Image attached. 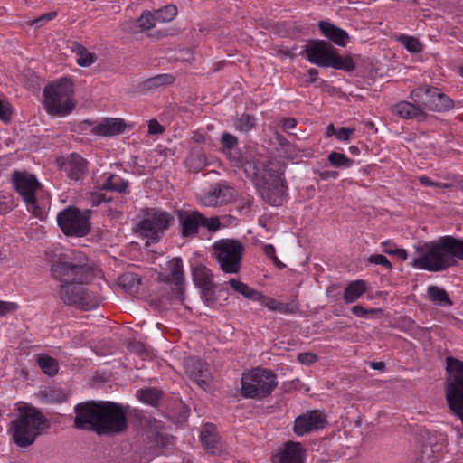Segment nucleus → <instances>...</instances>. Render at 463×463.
<instances>
[{
	"label": "nucleus",
	"mask_w": 463,
	"mask_h": 463,
	"mask_svg": "<svg viewBox=\"0 0 463 463\" xmlns=\"http://www.w3.org/2000/svg\"><path fill=\"white\" fill-rule=\"evenodd\" d=\"M84 283H61L59 296L66 305L78 307L84 310H90L99 305V298L93 293H90L82 286Z\"/></svg>",
	"instance_id": "nucleus-13"
},
{
	"label": "nucleus",
	"mask_w": 463,
	"mask_h": 463,
	"mask_svg": "<svg viewBox=\"0 0 463 463\" xmlns=\"http://www.w3.org/2000/svg\"><path fill=\"white\" fill-rule=\"evenodd\" d=\"M453 249L455 260H461L463 261V240L453 237Z\"/></svg>",
	"instance_id": "nucleus-54"
},
{
	"label": "nucleus",
	"mask_w": 463,
	"mask_h": 463,
	"mask_svg": "<svg viewBox=\"0 0 463 463\" xmlns=\"http://www.w3.org/2000/svg\"><path fill=\"white\" fill-rule=\"evenodd\" d=\"M276 139L277 141L279 142V144L283 146V147H290V148H293V146L290 145L287 139L280 134L277 133L276 134Z\"/></svg>",
	"instance_id": "nucleus-63"
},
{
	"label": "nucleus",
	"mask_w": 463,
	"mask_h": 463,
	"mask_svg": "<svg viewBox=\"0 0 463 463\" xmlns=\"http://www.w3.org/2000/svg\"><path fill=\"white\" fill-rule=\"evenodd\" d=\"M71 51L77 55L76 63L80 67H90L96 61V55L89 52L86 47L78 43H73Z\"/></svg>",
	"instance_id": "nucleus-28"
},
{
	"label": "nucleus",
	"mask_w": 463,
	"mask_h": 463,
	"mask_svg": "<svg viewBox=\"0 0 463 463\" xmlns=\"http://www.w3.org/2000/svg\"><path fill=\"white\" fill-rule=\"evenodd\" d=\"M37 362L40 368L45 374L53 376L58 373V363L54 358L47 354H41L39 355Z\"/></svg>",
	"instance_id": "nucleus-36"
},
{
	"label": "nucleus",
	"mask_w": 463,
	"mask_h": 463,
	"mask_svg": "<svg viewBox=\"0 0 463 463\" xmlns=\"http://www.w3.org/2000/svg\"><path fill=\"white\" fill-rule=\"evenodd\" d=\"M205 154L201 150H194L186 160L187 166L194 172H199L207 165Z\"/></svg>",
	"instance_id": "nucleus-34"
},
{
	"label": "nucleus",
	"mask_w": 463,
	"mask_h": 463,
	"mask_svg": "<svg viewBox=\"0 0 463 463\" xmlns=\"http://www.w3.org/2000/svg\"><path fill=\"white\" fill-rule=\"evenodd\" d=\"M11 180L15 191L23 197L28 209L32 210L35 216H38L40 208L36 205L35 192L40 187V184L36 177L25 171H14Z\"/></svg>",
	"instance_id": "nucleus-14"
},
{
	"label": "nucleus",
	"mask_w": 463,
	"mask_h": 463,
	"mask_svg": "<svg viewBox=\"0 0 463 463\" xmlns=\"http://www.w3.org/2000/svg\"><path fill=\"white\" fill-rule=\"evenodd\" d=\"M201 226L205 227L208 232H215L221 228L220 219L218 217L205 218L203 215V222Z\"/></svg>",
	"instance_id": "nucleus-46"
},
{
	"label": "nucleus",
	"mask_w": 463,
	"mask_h": 463,
	"mask_svg": "<svg viewBox=\"0 0 463 463\" xmlns=\"http://www.w3.org/2000/svg\"><path fill=\"white\" fill-rule=\"evenodd\" d=\"M221 144L222 146V150L224 152L229 151L230 158L233 162L235 166H236L235 159H237L238 157H242L244 160H251L253 158V157L249 158L248 156H241V155H238V156H232V149L235 146H237V145H238V139L232 134H230L228 132H224L222 135V137H221Z\"/></svg>",
	"instance_id": "nucleus-32"
},
{
	"label": "nucleus",
	"mask_w": 463,
	"mask_h": 463,
	"mask_svg": "<svg viewBox=\"0 0 463 463\" xmlns=\"http://www.w3.org/2000/svg\"><path fill=\"white\" fill-rule=\"evenodd\" d=\"M434 450L430 444L425 443L421 446L420 450L418 452V463H433L436 459Z\"/></svg>",
	"instance_id": "nucleus-44"
},
{
	"label": "nucleus",
	"mask_w": 463,
	"mask_h": 463,
	"mask_svg": "<svg viewBox=\"0 0 463 463\" xmlns=\"http://www.w3.org/2000/svg\"><path fill=\"white\" fill-rule=\"evenodd\" d=\"M241 395L261 399L269 395L277 385L276 375L267 369H253L241 377Z\"/></svg>",
	"instance_id": "nucleus-9"
},
{
	"label": "nucleus",
	"mask_w": 463,
	"mask_h": 463,
	"mask_svg": "<svg viewBox=\"0 0 463 463\" xmlns=\"http://www.w3.org/2000/svg\"><path fill=\"white\" fill-rule=\"evenodd\" d=\"M263 251L267 257L270 258L273 261V264L279 269H283L285 265L278 259L275 254V248L272 244H265L263 246Z\"/></svg>",
	"instance_id": "nucleus-47"
},
{
	"label": "nucleus",
	"mask_w": 463,
	"mask_h": 463,
	"mask_svg": "<svg viewBox=\"0 0 463 463\" xmlns=\"http://www.w3.org/2000/svg\"><path fill=\"white\" fill-rule=\"evenodd\" d=\"M366 283L364 280H355L349 283L344 290L343 298L346 304L355 302L366 291Z\"/></svg>",
	"instance_id": "nucleus-27"
},
{
	"label": "nucleus",
	"mask_w": 463,
	"mask_h": 463,
	"mask_svg": "<svg viewBox=\"0 0 463 463\" xmlns=\"http://www.w3.org/2000/svg\"><path fill=\"white\" fill-rule=\"evenodd\" d=\"M90 210L68 206L57 214V223L65 235L83 237L90 231Z\"/></svg>",
	"instance_id": "nucleus-11"
},
{
	"label": "nucleus",
	"mask_w": 463,
	"mask_h": 463,
	"mask_svg": "<svg viewBox=\"0 0 463 463\" xmlns=\"http://www.w3.org/2000/svg\"><path fill=\"white\" fill-rule=\"evenodd\" d=\"M137 397L145 403L156 405L159 400L160 392L156 389H141L137 392Z\"/></svg>",
	"instance_id": "nucleus-41"
},
{
	"label": "nucleus",
	"mask_w": 463,
	"mask_h": 463,
	"mask_svg": "<svg viewBox=\"0 0 463 463\" xmlns=\"http://www.w3.org/2000/svg\"><path fill=\"white\" fill-rule=\"evenodd\" d=\"M184 368L187 376L199 387L205 390L211 382L212 376L208 364L195 357H189L184 360Z\"/></svg>",
	"instance_id": "nucleus-17"
},
{
	"label": "nucleus",
	"mask_w": 463,
	"mask_h": 463,
	"mask_svg": "<svg viewBox=\"0 0 463 463\" xmlns=\"http://www.w3.org/2000/svg\"><path fill=\"white\" fill-rule=\"evenodd\" d=\"M17 308V304L14 302L0 300V317L5 316L8 313H14V311H16Z\"/></svg>",
	"instance_id": "nucleus-53"
},
{
	"label": "nucleus",
	"mask_w": 463,
	"mask_h": 463,
	"mask_svg": "<svg viewBox=\"0 0 463 463\" xmlns=\"http://www.w3.org/2000/svg\"><path fill=\"white\" fill-rule=\"evenodd\" d=\"M126 124L119 118H107L95 126L92 133L99 136L111 137L124 132Z\"/></svg>",
	"instance_id": "nucleus-24"
},
{
	"label": "nucleus",
	"mask_w": 463,
	"mask_h": 463,
	"mask_svg": "<svg viewBox=\"0 0 463 463\" xmlns=\"http://www.w3.org/2000/svg\"><path fill=\"white\" fill-rule=\"evenodd\" d=\"M398 41L402 43L410 52H420L422 50L420 42L412 36L400 35Z\"/></svg>",
	"instance_id": "nucleus-45"
},
{
	"label": "nucleus",
	"mask_w": 463,
	"mask_h": 463,
	"mask_svg": "<svg viewBox=\"0 0 463 463\" xmlns=\"http://www.w3.org/2000/svg\"><path fill=\"white\" fill-rule=\"evenodd\" d=\"M140 282L139 276L131 272L125 273L118 279V284L130 293L137 291Z\"/></svg>",
	"instance_id": "nucleus-35"
},
{
	"label": "nucleus",
	"mask_w": 463,
	"mask_h": 463,
	"mask_svg": "<svg viewBox=\"0 0 463 463\" xmlns=\"http://www.w3.org/2000/svg\"><path fill=\"white\" fill-rule=\"evenodd\" d=\"M419 181L421 184L426 186H434V187H439V188H449L450 185L449 184H440V183H435L430 180L428 176H420L419 178Z\"/></svg>",
	"instance_id": "nucleus-58"
},
{
	"label": "nucleus",
	"mask_w": 463,
	"mask_h": 463,
	"mask_svg": "<svg viewBox=\"0 0 463 463\" xmlns=\"http://www.w3.org/2000/svg\"><path fill=\"white\" fill-rule=\"evenodd\" d=\"M165 128L156 119H151L148 122V133L150 135H157L163 133Z\"/></svg>",
	"instance_id": "nucleus-56"
},
{
	"label": "nucleus",
	"mask_w": 463,
	"mask_h": 463,
	"mask_svg": "<svg viewBox=\"0 0 463 463\" xmlns=\"http://www.w3.org/2000/svg\"><path fill=\"white\" fill-rule=\"evenodd\" d=\"M329 163L335 167L348 168L353 165L354 160L345 156V155L338 152H331L328 155Z\"/></svg>",
	"instance_id": "nucleus-42"
},
{
	"label": "nucleus",
	"mask_w": 463,
	"mask_h": 463,
	"mask_svg": "<svg viewBox=\"0 0 463 463\" xmlns=\"http://www.w3.org/2000/svg\"><path fill=\"white\" fill-rule=\"evenodd\" d=\"M298 360L303 364H311L317 361V355L311 353H300Z\"/></svg>",
	"instance_id": "nucleus-57"
},
{
	"label": "nucleus",
	"mask_w": 463,
	"mask_h": 463,
	"mask_svg": "<svg viewBox=\"0 0 463 463\" xmlns=\"http://www.w3.org/2000/svg\"><path fill=\"white\" fill-rule=\"evenodd\" d=\"M272 460L274 463H304L305 450L299 442L288 441Z\"/></svg>",
	"instance_id": "nucleus-19"
},
{
	"label": "nucleus",
	"mask_w": 463,
	"mask_h": 463,
	"mask_svg": "<svg viewBox=\"0 0 463 463\" xmlns=\"http://www.w3.org/2000/svg\"><path fill=\"white\" fill-rule=\"evenodd\" d=\"M351 311L356 317H364L368 314H375L377 312H380L381 309H366L361 305H355L352 307Z\"/></svg>",
	"instance_id": "nucleus-51"
},
{
	"label": "nucleus",
	"mask_w": 463,
	"mask_h": 463,
	"mask_svg": "<svg viewBox=\"0 0 463 463\" xmlns=\"http://www.w3.org/2000/svg\"><path fill=\"white\" fill-rule=\"evenodd\" d=\"M393 112L402 118L424 121L427 118V113L423 111L419 103L414 101H401L393 108Z\"/></svg>",
	"instance_id": "nucleus-21"
},
{
	"label": "nucleus",
	"mask_w": 463,
	"mask_h": 463,
	"mask_svg": "<svg viewBox=\"0 0 463 463\" xmlns=\"http://www.w3.org/2000/svg\"><path fill=\"white\" fill-rule=\"evenodd\" d=\"M64 168L70 179L79 181L86 173L87 161L79 155L71 154L67 159Z\"/></svg>",
	"instance_id": "nucleus-25"
},
{
	"label": "nucleus",
	"mask_w": 463,
	"mask_h": 463,
	"mask_svg": "<svg viewBox=\"0 0 463 463\" xmlns=\"http://www.w3.org/2000/svg\"><path fill=\"white\" fill-rule=\"evenodd\" d=\"M415 255L411 265L418 269L439 272L458 265L455 260L453 237L444 236L437 241L414 246Z\"/></svg>",
	"instance_id": "nucleus-3"
},
{
	"label": "nucleus",
	"mask_w": 463,
	"mask_h": 463,
	"mask_svg": "<svg viewBox=\"0 0 463 463\" xmlns=\"http://www.w3.org/2000/svg\"><path fill=\"white\" fill-rule=\"evenodd\" d=\"M318 26L322 34L335 44L341 47H345L346 45L349 36L345 30L327 21H320Z\"/></svg>",
	"instance_id": "nucleus-22"
},
{
	"label": "nucleus",
	"mask_w": 463,
	"mask_h": 463,
	"mask_svg": "<svg viewBox=\"0 0 463 463\" xmlns=\"http://www.w3.org/2000/svg\"><path fill=\"white\" fill-rule=\"evenodd\" d=\"M44 108L54 116H65L75 108L73 97V83L69 78H61L50 83L43 90Z\"/></svg>",
	"instance_id": "nucleus-5"
},
{
	"label": "nucleus",
	"mask_w": 463,
	"mask_h": 463,
	"mask_svg": "<svg viewBox=\"0 0 463 463\" xmlns=\"http://www.w3.org/2000/svg\"><path fill=\"white\" fill-rule=\"evenodd\" d=\"M177 217L181 224V234L184 238L197 234L203 222V214L198 211H178Z\"/></svg>",
	"instance_id": "nucleus-18"
},
{
	"label": "nucleus",
	"mask_w": 463,
	"mask_h": 463,
	"mask_svg": "<svg viewBox=\"0 0 463 463\" xmlns=\"http://www.w3.org/2000/svg\"><path fill=\"white\" fill-rule=\"evenodd\" d=\"M50 422L45 416L33 407L24 408L16 420L12 421L10 432L14 442L21 448L34 443L36 439L47 429Z\"/></svg>",
	"instance_id": "nucleus-4"
},
{
	"label": "nucleus",
	"mask_w": 463,
	"mask_h": 463,
	"mask_svg": "<svg viewBox=\"0 0 463 463\" xmlns=\"http://www.w3.org/2000/svg\"><path fill=\"white\" fill-rule=\"evenodd\" d=\"M89 200L92 205H99L102 202L111 201V198L110 197L107 198L106 195L101 193H91L89 195Z\"/></svg>",
	"instance_id": "nucleus-55"
},
{
	"label": "nucleus",
	"mask_w": 463,
	"mask_h": 463,
	"mask_svg": "<svg viewBox=\"0 0 463 463\" xmlns=\"http://www.w3.org/2000/svg\"><path fill=\"white\" fill-rule=\"evenodd\" d=\"M200 439L203 449L208 453L217 454L221 451L222 446L213 425L206 424L201 431Z\"/></svg>",
	"instance_id": "nucleus-23"
},
{
	"label": "nucleus",
	"mask_w": 463,
	"mask_h": 463,
	"mask_svg": "<svg viewBox=\"0 0 463 463\" xmlns=\"http://www.w3.org/2000/svg\"><path fill=\"white\" fill-rule=\"evenodd\" d=\"M158 23L155 12L146 11L143 12L137 19L139 32L147 31L156 26Z\"/></svg>",
	"instance_id": "nucleus-39"
},
{
	"label": "nucleus",
	"mask_w": 463,
	"mask_h": 463,
	"mask_svg": "<svg viewBox=\"0 0 463 463\" xmlns=\"http://www.w3.org/2000/svg\"><path fill=\"white\" fill-rule=\"evenodd\" d=\"M128 187V182L118 175H110L107 177L105 183L101 185L102 190H109L122 193Z\"/></svg>",
	"instance_id": "nucleus-37"
},
{
	"label": "nucleus",
	"mask_w": 463,
	"mask_h": 463,
	"mask_svg": "<svg viewBox=\"0 0 463 463\" xmlns=\"http://www.w3.org/2000/svg\"><path fill=\"white\" fill-rule=\"evenodd\" d=\"M262 304L271 311H277L283 314H291L295 312V307L289 303L278 301L272 298H264L260 299Z\"/></svg>",
	"instance_id": "nucleus-33"
},
{
	"label": "nucleus",
	"mask_w": 463,
	"mask_h": 463,
	"mask_svg": "<svg viewBox=\"0 0 463 463\" xmlns=\"http://www.w3.org/2000/svg\"><path fill=\"white\" fill-rule=\"evenodd\" d=\"M255 126V118L249 114L241 115L235 122V128L238 131L248 133Z\"/></svg>",
	"instance_id": "nucleus-43"
},
{
	"label": "nucleus",
	"mask_w": 463,
	"mask_h": 463,
	"mask_svg": "<svg viewBox=\"0 0 463 463\" xmlns=\"http://www.w3.org/2000/svg\"><path fill=\"white\" fill-rule=\"evenodd\" d=\"M369 262L371 263H373V264H376V265H381V266H383L385 267L387 269H392V264L391 262L388 260V259L383 256V255H381V254H376V255H372L369 257Z\"/></svg>",
	"instance_id": "nucleus-50"
},
{
	"label": "nucleus",
	"mask_w": 463,
	"mask_h": 463,
	"mask_svg": "<svg viewBox=\"0 0 463 463\" xmlns=\"http://www.w3.org/2000/svg\"><path fill=\"white\" fill-rule=\"evenodd\" d=\"M56 12L46 13L33 20L29 21L27 24L31 26L35 25L36 27H40L43 23L52 20L54 17H56Z\"/></svg>",
	"instance_id": "nucleus-49"
},
{
	"label": "nucleus",
	"mask_w": 463,
	"mask_h": 463,
	"mask_svg": "<svg viewBox=\"0 0 463 463\" xmlns=\"http://www.w3.org/2000/svg\"><path fill=\"white\" fill-rule=\"evenodd\" d=\"M228 283L234 289V291L241 294L248 299L260 300L262 298V295L259 291L250 288L247 284H245L238 279H231L228 281Z\"/></svg>",
	"instance_id": "nucleus-30"
},
{
	"label": "nucleus",
	"mask_w": 463,
	"mask_h": 463,
	"mask_svg": "<svg viewBox=\"0 0 463 463\" xmlns=\"http://www.w3.org/2000/svg\"><path fill=\"white\" fill-rule=\"evenodd\" d=\"M193 279L194 284L203 292L213 291V274L205 266L199 265L194 268Z\"/></svg>",
	"instance_id": "nucleus-26"
},
{
	"label": "nucleus",
	"mask_w": 463,
	"mask_h": 463,
	"mask_svg": "<svg viewBox=\"0 0 463 463\" xmlns=\"http://www.w3.org/2000/svg\"><path fill=\"white\" fill-rule=\"evenodd\" d=\"M232 188L217 184L203 196L202 203L209 207L226 203L232 198Z\"/></svg>",
	"instance_id": "nucleus-20"
},
{
	"label": "nucleus",
	"mask_w": 463,
	"mask_h": 463,
	"mask_svg": "<svg viewBox=\"0 0 463 463\" xmlns=\"http://www.w3.org/2000/svg\"><path fill=\"white\" fill-rule=\"evenodd\" d=\"M326 423V416L320 411H307L295 419L294 431L298 436H303L314 430L323 429Z\"/></svg>",
	"instance_id": "nucleus-16"
},
{
	"label": "nucleus",
	"mask_w": 463,
	"mask_h": 463,
	"mask_svg": "<svg viewBox=\"0 0 463 463\" xmlns=\"http://www.w3.org/2000/svg\"><path fill=\"white\" fill-rule=\"evenodd\" d=\"M121 29L126 33H137L139 32L137 20L129 19L121 24Z\"/></svg>",
	"instance_id": "nucleus-52"
},
{
	"label": "nucleus",
	"mask_w": 463,
	"mask_h": 463,
	"mask_svg": "<svg viewBox=\"0 0 463 463\" xmlns=\"http://www.w3.org/2000/svg\"><path fill=\"white\" fill-rule=\"evenodd\" d=\"M43 397L49 402H63L70 392L61 388H48L42 392Z\"/></svg>",
	"instance_id": "nucleus-38"
},
{
	"label": "nucleus",
	"mask_w": 463,
	"mask_h": 463,
	"mask_svg": "<svg viewBox=\"0 0 463 463\" xmlns=\"http://www.w3.org/2000/svg\"><path fill=\"white\" fill-rule=\"evenodd\" d=\"M337 175V173L333 171H323L319 174V176L323 180H326L329 178H336Z\"/></svg>",
	"instance_id": "nucleus-64"
},
{
	"label": "nucleus",
	"mask_w": 463,
	"mask_h": 463,
	"mask_svg": "<svg viewBox=\"0 0 463 463\" xmlns=\"http://www.w3.org/2000/svg\"><path fill=\"white\" fill-rule=\"evenodd\" d=\"M305 52L308 61L319 67H332L345 71L354 70V63L350 57L339 56L335 49L324 40L312 42L306 47Z\"/></svg>",
	"instance_id": "nucleus-7"
},
{
	"label": "nucleus",
	"mask_w": 463,
	"mask_h": 463,
	"mask_svg": "<svg viewBox=\"0 0 463 463\" xmlns=\"http://www.w3.org/2000/svg\"><path fill=\"white\" fill-rule=\"evenodd\" d=\"M74 427L99 435L118 434L128 428L123 407L113 402H87L75 406Z\"/></svg>",
	"instance_id": "nucleus-2"
},
{
	"label": "nucleus",
	"mask_w": 463,
	"mask_h": 463,
	"mask_svg": "<svg viewBox=\"0 0 463 463\" xmlns=\"http://www.w3.org/2000/svg\"><path fill=\"white\" fill-rule=\"evenodd\" d=\"M174 80L175 77L171 74H159L146 80L143 87L145 90H151L170 85Z\"/></svg>",
	"instance_id": "nucleus-31"
},
{
	"label": "nucleus",
	"mask_w": 463,
	"mask_h": 463,
	"mask_svg": "<svg viewBox=\"0 0 463 463\" xmlns=\"http://www.w3.org/2000/svg\"><path fill=\"white\" fill-rule=\"evenodd\" d=\"M12 107L5 99L0 98V119L6 122L10 120Z\"/></svg>",
	"instance_id": "nucleus-48"
},
{
	"label": "nucleus",
	"mask_w": 463,
	"mask_h": 463,
	"mask_svg": "<svg viewBox=\"0 0 463 463\" xmlns=\"http://www.w3.org/2000/svg\"><path fill=\"white\" fill-rule=\"evenodd\" d=\"M427 294L429 299L438 306L450 307L452 305V301L446 290L438 286H430L427 289Z\"/></svg>",
	"instance_id": "nucleus-29"
},
{
	"label": "nucleus",
	"mask_w": 463,
	"mask_h": 463,
	"mask_svg": "<svg viewBox=\"0 0 463 463\" xmlns=\"http://www.w3.org/2000/svg\"><path fill=\"white\" fill-rule=\"evenodd\" d=\"M243 252V244L234 239L218 240L211 248L212 258L216 260L221 270L227 274L240 272Z\"/></svg>",
	"instance_id": "nucleus-8"
},
{
	"label": "nucleus",
	"mask_w": 463,
	"mask_h": 463,
	"mask_svg": "<svg viewBox=\"0 0 463 463\" xmlns=\"http://www.w3.org/2000/svg\"><path fill=\"white\" fill-rule=\"evenodd\" d=\"M170 273L160 275V280L171 285L172 295L175 298L183 302L184 295V271L181 258H174L169 262Z\"/></svg>",
	"instance_id": "nucleus-15"
},
{
	"label": "nucleus",
	"mask_w": 463,
	"mask_h": 463,
	"mask_svg": "<svg viewBox=\"0 0 463 463\" xmlns=\"http://www.w3.org/2000/svg\"><path fill=\"white\" fill-rule=\"evenodd\" d=\"M383 251L389 255H393L395 250V246L390 241H384L382 243Z\"/></svg>",
	"instance_id": "nucleus-61"
},
{
	"label": "nucleus",
	"mask_w": 463,
	"mask_h": 463,
	"mask_svg": "<svg viewBox=\"0 0 463 463\" xmlns=\"http://www.w3.org/2000/svg\"><path fill=\"white\" fill-rule=\"evenodd\" d=\"M410 99L419 103L423 111L447 112L454 108V101L437 87L421 85L413 89Z\"/></svg>",
	"instance_id": "nucleus-10"
},
{
	"label": "nucleus",
	"mask_w": 463,
	"mask_h": 463,
	"mask_svg": "<svg viewBox=\"0 0 463 463\" xmlns=\"http://www.w3.org/2000/svg\"><path fill=\"white\" fill-rule=\"evenodd\" d=\"M354 128L343 127L339 130H336L335 137L338 140L346 141L349 139L350 135L354 132Z\"/></svg>",
	"instance_id": "nucleus-59"
},
{
	"label": "nucleus",
	"mask_w": 463,
	"mask_h": 463,
	"mask_svg": "<svg viewBox=\"0 0 463 463\" xmlns=\"http://www.w3.org/2000/svg\"><path fill=\"white\" fill-rule=\"evenodd\" d=\"M318 78V71L316 69H309L308 70V78L307 81L308 83H314Z\"/></svg>",
	"instance_id": "nucleus-62"
},
{
	"label": "nucleus",
	"mask_w": 463,
	"mask_h": 463,
	"mask_svg": "<svg viewBox=\"0 0 463 463\" xmlns=\"http://www.w3.org/2000/svg\"><path fill=\"white\" fill-rule=\"evenodd\" d=\"M297 125V120L294 118H286L281 120L283 130L289 131L294 129Z\"/></svg>",
	"instance_id": "nucleus-60"
},
{
	"label": "nucleus",
	"mask_w": 463,
	"mask_h": 463,
	"mask_svg": "<svg viewBox=\"0 0 463 463\" xmlns=\"http://www.w3.org/2000/svg\"><path fill=\"white\" fill-rule=\"evenodd\" d=\"M53 278L61 283H87L93 277V272L88 265L87 257L79 252L73 256L65 255L52 266Z\"/></svg>",
	"instance_id": "nucleus-6"
},
{
	"label": "nucleus",
	"mask_w": 463,
	"mask_h": 463,
	"mask_svg": "<svg viewBox=\"0 0 463 463\" xmlns=\"http://www.w3.org/2000/svg\"><path fill=\"white\" fill-rule=\"evenodd\" d=\"M173 221L174 217L167 212L155 208L146 209L143 219L137 224V232L141 236L156 242Z\"/></svg>",
	"instance_id": "nucleus-12"
},
{
	"label": "nucleus",
	"mask_w": 463,
	"mask_h": 463,
	"mask_svg": "<svg viewBox=\"0 0 463 463\" xmlns=\"http://www.w3.org/2000/svg\"><path fill=\"white\" fill-rule=\"evenodd\" d=\"M154 12L158 23H168L177 15V7L175 5H167Z\"/></svg>",
	"instance_id": "nucleus-40"
},
{
	"label": "nucleus",
	"mask_w": 463,
	"mask_h": 463,
	"mask_svg": "<svg viewBox=\"0 0 463 463\" xmlns=\"http://www.w3.org/2000/svg\"><path fill=\"white\" fill-rule=\"evenodd\" d=\"M237 167L243 169L258 188L261 198L272 206L283 204L286 199V185L283 178L285 165L279 161L268 160L262 156L244 160L235 159Z\"/></svg>",
	"instance_id": "nucleus-1"
}]
</instances>
